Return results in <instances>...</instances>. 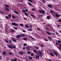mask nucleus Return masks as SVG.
Returning a JSON list of instances; mask_svg holds the SVG:
<instances>
[{"label": "nucleus", "instance_id": "f257e3e1", "mask_svg": "<svg viewBox=\"0 0 61 61\" xmlns=\"http://www.w3.org/2000/svg\"><path fill=\"white\" fill-rule=\"evenodd\" d=\"M7 46L8 47H9L10 48H14V49H15V48H16L15 46H13V45H8Z\"/></svg>", "mask_w": 61, "mask_h": 61}, {"label": "nucleus", "instance_id": "f03ea898", "mask_svg": "<svg viewBox=\"0 0 61 61\" xmlns=\"http://www.w3.org/2000/svg\"><path fill=\"white\" fill-rule=\"evenodd\" d=\"M39 55V56L41 57H42V52L41 51L38 52L37 53Z\"/></svg>", "mask_w": 61, "mask_h": 61}, {"label": "nucleus", "instance_id": "7ed1b4c3", "mask_svg": "<svg viewBox=\"0 0 61 61\" xmlns=\"http://www.w3.org/2000/svg\"><path fill=\"white\" fill-rule=\"evenodd\" d=\"M11 25H15V26H18V24L15 22L12 23Z\"/></svg>", "mask_w": 61, "mask_h": 61}, {"label": "nucleus", "instance_id": "20e7f679", "mask_svg": "<svg viewBox=\"0 0 61 61\" xmlns=\"http://www.w3.org/2000/svg\"><path fill=\"white\" fill-rule=\"evenodd\" d=\"M21 35H18L16 36V38L17 39H19V38L21 37Z\"/></svg>", "mask_w": 61, "mask_h": 61}, {"label": "nucleus", "instance_id": "39448f33", "mask_svg": "<svg viewBox=\"0 0 61 61\" xmlns=\"http://www.w3.org/2000/svg\"><path fill=\"white\" fill-rule=\"evenodd\" d=\"M47 6L48 7H49V8H53V5L50 4H48L47 5Z\"/></svg>", "mask_w": 61, "mask_h": 61}, {"label": "nucleus", "instance_id": "423d86ee", "mask_svg": "<svg viewBox=\"0 0 61 61\" xmlns=\"http://www.w3.org/2000/svg\"><path fill=\"white\" fill-rule=\"evenodd\" d=\"M55 14L56 17L57 18H59V17L60 15H58V14L56 13H55Z\"/></svg>", "mask_w": 61, "mask_h": 61}, {"label": "nucleus", "instance_id": "0eeeda50", "mask_svg": "<svg viewBox=\"0 0 61 61\" xmlns=\"http://www.w3.org/2000/svg\"><path fill=\"white\" fill-rule=\"evenodd\" d=\"M19 54L20 55H23L24 54V52L22 51H20L19 52Z\"/></svg>", "mask_w": 61, "mask_h": 61}, {"label": "nucleus", "instance_id": "6e6552de", "mask_svg": "<svg viewBox=\"0 0 61 61\" xmlns=\"http://www.w3.org/2000/svg\"><path fill=\"white\" fill-rule=\"evenodd\" d=\"M39 56L38 55H36L35 58L36 59H39Z\"/></svg>", "mask_w": 61, "mask_h": 61}, {"label": "nucleus", "instance_id": "1a4fd4ad", "mask_svg": "<svg viewBox=\"0 0 61 61\" xmlns=\"http://www.w3.org/2000/svg\"><path fill=\"white\" fill-rule=\"evenodd\" d=\"M48 38L49 39V41H52V38H51V37H48Z\"/></svg>", "mask_w": 61, "mask_h": 61}, {"label": "nucleus", "instance_id": "9d476101", "mask_svg": "<svg viewBox=\"0 0 61 61\" xmlns=\"http://www.w3.org/2000/svg\"><path fill=\"white\" fill-rule=\"evenodd\" d=\"M33 51L34 52H35V53H36V54H37V53H38L37 51H36V50H33Z\"/></svg>", "mask_w": 61, "mask_h": 61}, {"label": "nucleus", "instance_id": "9b49d317", "mask_svg": "<svg viewBox=\"0 0 61 61\" xmlns=\"http://www.w3.org/2000/svg\"><path fill=\"white\" fill-rule=\"evenodd\" d=\"M41 12L44 15H45V12L44 10H41Z\"/></svg>", "mask_w": 61, "mask_h": 61}, {"label": "nucleus", "instance_id": "f8f14e48", "mask_svg": "<svg viewBox=\"0 0 61 61\" xmlns=\"http://www.w3.org/2000/svg\"><path fill=\"white\" fill-rule=\"evenodd\" d=\"M53 53H54V54H55V55L56 56H58V55H57V52L56 51V52H54Z\"/></svg>", "mask_w": 61, "mask_h": 61}, {"label": "nucleus", "instance_id": "ddd939ff", "mask_svg": "<svg viewBox=\"0 0 61 61\" xmlns=\"http://www.w3.org/2000/svg\"><path fill=\"white\" fill-rule=\"evenodd\" d=\"M50 55L52 56H54V54H53L52 53L50 52L49 53Z\"/></svg>", "mask_w": 61, "mask_h": 61}, {"label": "nucleus", "instance_id": "4468645a", "mask_svg": "<svg viewBox=\"0 0 61 61\" xmlns=\"http://www.w3.org/2000/svg\"><path fill=\"white\" fill-rule=\"evenodd\" d=\"M2 54L3 55H4V56H5L6 55V52H5V51H4L2 52Z\"/></svg>", "mask_w": 61, "mask_h": 61}, {"label": "nucleus", "instance_id": "2eb2a0df", "mask_svg": "<svg viewBox=\"0 0 61 61\" xmlns=\"http://www.w3.org/2000/svg\"><path fill=\"white\" fill-rule=\"evenodd\" d=\"M28 30L29 31H32L33 30L32 28H30V29H28Z\"/></svg>", "mask_w": 61, "mask_h": 61}, {"label": "nucleus", "instance_id": "dca6fc26", "mask_svg": "<svg viewBox=\"0 0 61 61\" xmlns=\"http://www.w3.org/2000/svg\"><path fill=\"white\" fill-rule=\"evenodd\" d=\"M21 35L22 37H24V36H25V34H21Z\"/></svg>", "mask_w": 61, "mask_h": 61}, {"label": "nucleus", "instance_id": "f3484780", "mask_svg": "<svg viewBox=\"0 0 61 61\" xmlns=\"http://www.w3.org/2000/svg\"><path fill=\"white\" fill-rule=\"evenodd\" d=\"M5 9L7 11H8V12H9V9L7 7H5Z\"/></svg>", "mask_w": 61, "mask_h": 61}, {"label": "nucleus", "instance_id": "a211bd4d", "mask_svg": "<svg viewBox=\"0 0 61 61\" xmlns=\"http://www.w3.org/2000/svg\"><path fill=\"white\" fill-rule=\"evenodd\" d=\"M17 59H12L11 60V61H17L16 60H17Z\"/></svg>", "mask_w": 61, "mask_h": 61}, {"label": "nucleus", "instance_id": "6ab92c4d", "mask_svg": "<svg viewBox=\"0 0 61 61\" xmlns=\"http://www.w3.org/2000/svg\"><path fill=\"white\" fill-rule=\"evenodd\" d=\"M46 33L48 35H50V33L48 31H46Z\"/></svg>", "mask_w": 61, "mask_h": 61}, {"label": "nucleus", "instance_id": "aec40b11", "mask_svg": "<svg viewBox=\"0 0 61 61\" xmlns=\"http://www.w3.org/2000/svg\"><path fill=\"white\" fill-rule=\"evenodd\" d=\"M4 40L6 43H8V41L7 40H6V39H4Z\"/></svg>", "mask_w": 61, "mask_h": 61}, {"label": "nucleus", "instance_id": "412c9836", "mask_svg": "<svg viewBox=\"0 0 61 61\" xmlns=\"http://www.w3.org/2000/svg\"><path fill=\"white\" fill-rule=\"evenodd\" d=\"M24 14L25 15H26V16H28V15L27 13L26 12H25L24 13Z\"/></svg>", "mask_w": 61, "mask_h": 61}, {"label": "nucleus", "instance_id": "4be33fe9", "mask_svg": "<svg viewBox=\"0 0 61 61\" xmlns=\"http://www.w3.org/2000/svg\"><path fill=\"white\" fill-rule=\"evenodd\" d=\"M14 12L15 14H16L17 15H19L18 13L16 11H14Z\"/></svg>", "mask_w": 61, "mask_h": 61}, {"label": "nucleus", "instance_id": "5701e85b", "mask_svg": "<svg viewBox=\"0 0 61 61\" xmlns=\"http://www.w3.org/2000/svg\"><path fill=\"white\" fill-rule=\"evenodd\" d=\"M25 26L26 28H29V26L27 25H25Z\"/></svg>", "mask_w": 61, "mask_h": 61}, {"label": "nucleus", "instance_id": "b1692460", "mask_svg": "<svg viewBox=\"0 0 61 61\" xmlns=\"http://www.w3.org/2000/svg\"><path fill=\"white\" fill-rule=\"evenodd\" d=\"M23 40H25V41H27V38H24Z\"/></svg>", "mask_w": 61, "mask_h": 61}, {"label": "nucleus", "instance_id": "393cba45", "mask_svg": "<svg viewBox=\"0 0 61 61\" xmlns=\"http://www.w3.org/2000/svg\"><path fill=\"white\" fill-rule=\"evenodd\" d=\"M5 7H8V8H9V6L8 5H5Z\"/></svg>", "mask_w": 61, "mask_h": 61}, {"label": "nucleus", "instance_id": "a878e982", "mask_svg": "<svg viewBox=\"0 0 61 61\" xmlns=\"http://www.w3.org/2000/svg\"><path fill=\"white\" fill-rule=\"evenodd\" d=\"M12 43V40H10L9 43L10 44H11V43Z\"/></svg>", "mask_w": 61, "mask_h": 61}, {"label": "nucleus", "instance_id": "bb28decb", "mask_svg": "<svg viewBox=\"0 0 61 61\" xmlns=\"http://www.w3.org/2000/svg\"><path fill=\"white\" fill-rule=\"evenodd\" d=\"M28 58L29 59H30V60H32V57H29Z\"/></svg>", "mask_w": 61, "mask_h": 61}, {"label": "nucleus", "instance_id": "cd10ccee", "mask_svg": "<svg viewBox=\"0 0 61 61\" xmlns=\"http://www.w3.org/2000/svg\"><path fill=\"white\" fill-rule=\"evenodd\" d=\"M12 40L13 41H14V42H16V41L14 40V39H12Z\"/></svg>", "mask_w": 61, "mask_h": 61}, {"label": "nucleus", "instance_id": "c85d7f7f", "mask_svg": "<svg viewBox=\"0 0 61 61\" xmlns=\"http://www.w3.org/2000/svg\"><path fill=\"white\" fill-rule=\"evenodd\" d=\"M58 43H59V44H61V41H60L58 40Z\"/></svg>", "mask_w": 61, "mask_h": 61}, {"label": "nucleus", "instance_id": "c756f323", "mask_svg": "<svg viewBox=\"0 0 61 61\" xmlns=\"http://www.w3.org/2000/svg\"><path fill=\"white\" fill-rule=\"evenodd\" d=\"M22 12H23V13H25V10H22Z\"/></svg>", "mask_w": 61, "mask_h": 61}, {"label": "nucleus", "instance_id": "7c9ffc66", "mask_svg": "<svg viewBox=\"0 0 61 61\" xmlns=\"http://www.w3.org/2000/svg\"><path fill=\"white\" fill-rule=\"evenodd\" d=\"M47 18L48 19H50V16H48L47 17Z\"/></svg>", "mask_w": 61, "mask_h": 61}, {"label": "nucleus", "instance_id": "2f4dec72", "mask_svg": "<svg viewBox=\"0 0 61 61\" xmlns=\"http://www.w3.org/2000/svg\"><path fill=\"white\" fill-rule=\"evenodd\" d=\"M15 30H11V31L12 33H13V32H15Z\"/></svg>", "mask_w": 61, "mask_h": 61}, {"label": "nucleus", "instance_id": "473e14b6", "mask_svg": "<svg viewBox=\"0 0 61 61\" xmlns=\"http://www.w3.org/2000/svg\"><path fill=\"white\" fill-rule=\"evenodd\" d=\"M59 48H59L60 49H61V44H59Z\"/></svg>", "mask_w": 61, "mask_h": 61}, {"label": "nucleus", "instance_id": "72a5a7b5", "mask_svg": "<svg viewBox=\"0 0 61 61\" xmlns=\"http://www.w3.org/2000/svg\"><path fill=\"white\" fill-rule=\"evenodd\" d=\"M8 16L10 18V17H11V15L9 14V15H8Z\"/></svg>", "mask_w": 61, "mask_h": 61}, {"label": "nucleus", "instance_id": "f704fd0d", "mask_svg": "<svg viewBox=\"0 0 61 61\" xmlns=\"http://www.w3.org/2000/svg\"><path fill=\"white\" fill-rule=\"evenodd\" d=\"M42 2L43 3H46V1L44 0H42Z\"/></svg>", "mask_w": 61, "mask_h": 61}, {"label": "nucleus", "instance_id": "c9c22d12", "mask_svg": "<svg viewBox=\"0 0 61 61\" xmlns=\"http://www.w3.org/2000/svg\"><path fill=\"white\" fill-rule=\"evenodd\" d=\"M31 56H34V54L32 53H31L30 54Z\"/></svg>", "mask_w": 61, "mask_h": 61}, {"label": "nucleus", "instance_id": "e433bc0d", "mask_svg": "<svg viewBox=\"0 0 61 61\" xmlns=\"http://www.w3.org/2000/svg\"><path fill=\"white\" fill-rule=\"evenodd\" d=\"M39 12L40 13H42V10H39Z\"/></svg>", "mask_w": 61, "mask_h": 61}, {"label": "nucleus", "instance_id": "4c0bfd02", "mask_svg": "<svg viewBox=\"0 0 61 61\" xmlns=\"http://www.w3.org/2000/svg\"><path fill=\"white\" fill-rule=\"evenodd\" d=\"M27 53L28 54H30L31 53V51H27Z\"/></svg>", "mask_w": 61, "mask_h": 61}, {"label": "nucleus", "instance_id": "58836bf2", "mask_svg": "<svg viewBox=\"0 0 61 61\" xmlns=\"http://www.w3.org/2000/svg\"><path fill=\"white\" fill-rule=\"evenodd\" d=\"M31 15V16H32V17H34V18L35 17V16L33 15Z\"/></svg>", "mask_w": 61, "mask_h": 61}, {"label": "nucleus", "instance_id": "ea45409f", "mask_svg": "<svg viewBox=\"0 0 61 61\" xmlns=\"http://www.w3.org/2000/svg\"><path fill=\"white\" fill-rule=\"evenodd\" d=\"M36 29L37 30H38L39 31V30H40V28H36Z\"/></svg>", "mask_w": 61, "mask_h": 61}, {"label": "nucleus", "instance_id": "a19ab883", "mask_svg": "<svg viewBox=\"0 0 61 61\" xmlns=\"http://www.w3.org/2000/svg\"><path fill=\"white\" fill-rule=\"evenodd\" d=\"M0 13L1 14H4V12H3L2 11H0Z\"/></svg>", "mask_w": 61, "mask_h": 61}, {"label": "nucleus", "instance_id": "79ce46f5", "mask_svg": "<svg viewBox=\"0 0 61 61\" xmlns=\"http://www.w3.org/2000/svg\"><path fill=\"white\" fill-rule=\"evenodd\" d=\"M20 25L21 26H22V27H23V26H24V25L23 24H20Z\"/></svg>", "mask_w": 61, "mask_h": 61}, {"label": "nucleus", "instance_id": "37998d69", "mask_svg": "<svg viewBox=\"0 0 61 61\" xmlns=\"http://www.w3.org/2000/svg\"><path fill=\"white\" fill-rule=\"evenodd\" d=\"M35 47L37 49H39V47H37V46H35Z\"/></svg>", "mask_w": 61, "mask_h": 61}, {"label": "nucleus", "instance_id": "c03bdc74", "mask_svg": "<svg viewBox=\"0 0 61 61\" xmlns=\"http://www.w3.org/2000/svg\"><path fill=\"white\" fill-rule=\"evenodd\" d=\"M12 17L13 18H15V17L13 15H12Z\"/></svg>", "mask_w": 61, "mask_h": 61}, {"label": "nucleus", "instance_id": "a18cd8bd", "mask_svg": "<svg viewBox=\"0 0 61 61\" xmlns=\"http://www.w3.org/2000/svg\"><path fill=\"white\" fill-rule=\"evenodd\" d=\"M28 1H29L31 3H32V0H28Z\"/></svg>", "mask_w": 61, "mask_h": 61}, {"label": "nucleus", "instance_id": "49530a36", "mask_svg": "<svg viewBox=\"0 0 61 61\" xmlns=\"http://www.w3.org/2000/svg\"><path fill=\"white\" fill-rule=\"evenodd\" d=\"M46 30L47 31H49V29L48 28H46Z\"/></svg>", "mask_w": 61, "mask_h": 61}, {"label": "nucleus", "instance_id": "de8ad7c7", "mask_svg": "<svg viewBox=\"0 0 61 61\" xmlns=\"http://www.w3.org/2000/svg\"><path fill=\"white\" fill-rule=\"evenodd\" d=\"M23 19L25 20H27V18H24Z\"/></svg>", "mask_w": 61, "mask_h": 61}, {"label": "nucleus", "instance_id": "09e8293b", "mask_svg": "<svg viewBox=\"0 0 61 61\" xmlns=\"http://www.w3.org/2000/svg\"><path fill=\"white\" fill-rule=\"evenodd\" d=\"M50 12L52 14H53V13H54V12H53V11H52V10H51L50 11Z\"/></svg>", "mask_w": 61, "mask_h": 61}, {"label": "nucleus", "instance_id": "8fccbe9b", "mask_svg": "<svg viewBox=\"0 0 61 61\" xmlns=\"http://www.w3.org/2000/svg\"><path fill=\"white\" fill-rule=\"evenodd\" d=\"M14 28L15 29V30H17V28L16 27H14Z\"/></svg>", "mask_w": 61, "mask_h": 61}, {"label": "nucleus", "instance_id": "3c124183", "mask_svg": "<svg viewBox=\"0 0 61 61\" xmlns=\"http://www.w3.org/2000/svg\"><path fill=\"white\" fill-rule=\"evenodd\" d=\"M23 46H26V44L25 43H24L23 44Z\"/></svg>", "mask_w": 61, "mask_h": 61}, {"label": "nucleus", "instance_id": "603ef678", "mask_svg": "<svg viewBox=\"0 0 61 61\" xmlns=\"http://www.w3.org/2000/svg\"><path fill=\"white\" fill-rule=\"evenodd\" d=\"M31 10H32V11H35V9L34 8H32Z\"/></svg>", "mask_w": 61, "mask_h": 61}, {"label": "nucleus", "instance_id": "864d4df0", "mask_svg": "<svg viewBox=\"0 0 61 61\" xmlns=\"http://www.w3.org/2000/svg\"><path fill=\"white\" fill-rule=\"evenodd\" d=\"M9 54L10 55H12V53L11 52H10L9 53Z\"/></svg>", "mask_w": 61, "mask_h": 61}, {"label": "nucleus", "instance_id": "5fc2aeb1", "mask_svg": "<svg viewBox=\"0 0 61 61\" xmlns=\"http://www.w3.org/2000/svg\"><path fill=\"white\" fill-rule=\"evenodd\" d=\"M5 18H6L7 19H9V18H8V17L7 16H6L5 17Z\"/></svg>", "mask_w": 61, "mask_h": 61}, {"label": "nucleus", "instance_id": "6e6d98bb", "mask_svg": "<svg viewBox=\"0 0 61 61\" xmlns=\"http://www.w3.org/2000/svg\"><path fill=\"white\" fill-rule=\"evenodd\" d=\"M27 50L28 51H30V49L29 48L27 49Z\"/></svg>", "mask_w": 61, "mask_h": 61}, {"label": "nucleus", "instance_id": "4d7b16f0", "mask_svg": "<svg viewBox=\"0 0 61 61\" xmlns=\"http://www.w3.org/2000/svg\"><path fill=\"white\" fill-rule=\"evenodd\" d=\"M28 10L27 9H25V12H28Z\"/></svg>", "mask_w": 61, "mask_h": 61}, {"label": "nucleus", "instance_id": "13d9d810", "mask_svg": "<svg viewBox=\"0 0 61 61\" xmlns=\"http://www.w3.org/2000/svg\"><path fill=\"white\" fill-rule=\"evenodd\" d=\"M52 35H54V36H55L56 35L55 33H54L53 32H52Z\"/></svg>", "mask_w": 61, "mask_h": 61}, {"label": "nucleus", "instance_id": "bf43d9fd", "mask_svg": "<svg viewBox=\"0 0 61 61\" xmlns=\"http://www.w3.org/2000/svg\"><path fill=\"white\" fill-rule=\"evenodd\" d=\"M29 4L30 5H32V4H31L30 2L29 3Z\"/></svg>", "mask_w": 61, "mask_h": 61}, {"label": "nucleus", "instance_id": "052dcab7", "mask_svg": "<svg viewBox=\"0 0 61 61\" xmlns=\"http://www.w3.org/2000/svg\"><path fill=\"white\" fill-rule=\"evenodd\" d=\"M44 40L45 41H48V40L47 39H44Z\"/></svg>", "mask_w": 61, "mask_h": 61}, {"label": "nucleus", "instance_id": "680f3d73", "mask_svg": "<svg viewBox=\"0 0 61 61\" xmlns=\"http://www.w3.org/2000/svg\"><path fill=\"white\" fill-rule=\"evenodd\" d=\"M41 47H44V46L42 45H41Z\"/></svg>", "mask_w": 61, "mask_h": 61}, {"label": "nucleus", "instance_id": "e2e57ef3", "mask_svg": "<svg viewBox=\"0 0 61 61\" xmlns=\"http://www.w3.org/2000/svg\"><path fill=\"white\" fill-rule=\"evenodd\" d=\"M56 35H59V33H58V32H56Z\"/></svg>", "mask_w": 61, "mask_h": 61}, {"label": "nucleus", "instance_id": "0e129e2a", "mask_svg": "<svg viewBox=\"0 0 61 61\" xmlns=\"http://www.w3.org/2000/svg\"><path fill=\"white\" fill-rule=\"evenodd\" d=\"M58 21H59L60 22H61V19H59L58 20Z\"/></svg>", "mask_w": 61, "mask_h": 61}, {"label": "nucleus", "instance_id": "69168bd1", "mask_svg": "<svg viewBox=\"0 0 61 61\" xmlns=\"http://www.w3.org/2000/svg\"><path fill=\"white\" fill-rule=\"evenodd\" d=\"M26 49H28V48H29V46L26 47Z\"/></svg>", "mask_w": 61, "mask_h": 61}, {"label": "nucleus", "instance_id": "338daca9", "mask_svg": "<svg viewBox=\"0 0 61 61\" xmlns=\"http://www.w3.org/2000/svg\"><path fill=\"white\" fill-rule=\"evenodd\" d=\"M9 58H8L7 59V60H9Z\"/></svg>", "mask_w": 61, "mask_h": 61}, {"label": "nucleus", "instance_id": "774afa93", "mask_svg": "<svg viewBox=\"0 0 61 61\" xmlns=\"http://www.w3.org/2000/svg\"><path fill=\"white\" fill-rule=\"evenodd\" d=\"M23 32H25L26 31L25 30H23Z\"/></svg>", "mask_w": 61, "mask_h": 61}]
</instances>
